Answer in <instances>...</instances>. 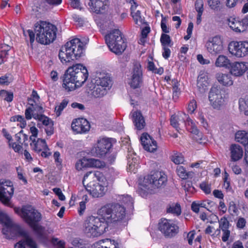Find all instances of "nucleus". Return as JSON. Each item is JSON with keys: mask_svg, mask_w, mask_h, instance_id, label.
Listing matches in <instances>:
<instances>
[{"mask_svg": "<svg viewBox=\"0 0 248 248\" xmlns=\"http://www.w3.org/2000/svg\"><path fill=\"white\" fill-rule=\"evenodd\" d=\"M205 46L210 54L216 55L221 53L224 49L223 40L219 35L210 37L206 42Z\"/></svg>", "mask_w": 248, "mask_h": 248, "instance_id": "15", "label": "nucleus"}, {"mask_svg": "<svg viewBox=\"0 0 248 248\" xmlns=\"http://www.w3.org/2000/svg\"><path fill=\"white\" fill-rule=\"evenodd\" d=\"M68 103V101L67 99H64L61 103L55 107V111L57 116H59L61 114L62 111L67 106Z\"/></svg>", "mask_w": 248, "mask_h": 248, "instance_id": "44", "label": "nucleus"}, {"mask_svg": "<svg viewBox=\"0 0 248 248\" xmlns=\"http://www.w3.org/2000/svg\"><path fill=\"white\" fill-rule=\"evenodd\" d=\"M23 34L25 36H29L31 44H32L35 40V34L31 30L23 31Z\"/></svg>", "mask_w": 248, "mask_h": 248, "instance_id": "57", "label": "nucleus"}, {"mask_svg": "<svg viewBox=\"0 0 248 248\" xmlns=\"http://www.w3.org/2000/svg\"><path fill=\"white\" fill-rule=\"evenodd\" d=\"M0 222L3 225L2 233L9 238L16 236L21 227L14 223L8 215L4 213H0Z\"/></svg>", "mask_w": 248, "mask_h": 248, "instance_id": "13", "label": "nucleus"}, {"mask_svg": "<svg viewBox=\"0 0 248 248\" xmlns=\"http://www.w3.org/2000/svg\"><path fill=\"white\" fill-rule=\"evenodd\" d=\"M109 5V0H90L89 2L91 11L97 14L104 13Z\"/></svg>", "mask_w": 248, "mask_h": 248, "instance_id": "21", "label": "nucleus"}, {"mask_svg": "<svg viewBox=\"0 0 248 248\" xmlns=\"http://www.w3.org/2000/svg\"><path fill=\"white\" fill-rule=\"evenodd\" d=\"M228 25L232 30L236 32H239L245 31L242 20L240 21L234 18H230L228 19Z\"/></svg>", "mask_w": 248, "mask_h": 248, "instance_id": "34", "label": "nucleus"}, {"mask_svg": "<svg viewBox=\"0 0 248 248\" xmlns=\"http://www.w3.org/2000/svg\"><path fill=\"white\" fill-rule=\"evenodd\" d=\"M248 70V62H235L231 63L230 72L237 77L243 76Z\"/></svg>", "mask_w": 248, "mask_h": 248, "instance_id": "23", "label": "nucleus"}, {"mask_svg": "<svg viewBox=\"0 0 248 248\" xmlns=\"http://www.w3.org/2000/svg\"><path fill=\"white\" fill-rule=\"evenodd\" d=\"M89 167V158L86 157L78 159L75 164V169L78 171L83 170Z\"/></svg>", "mask_w": 248, "mask_h": 248, "instance_id": "37", "label": "nucleus"}, {"mask_svg": "<svg viewBox=\"0 0 248 248\" xmlns=\"http://www.w3.org/2000/svg\"><path fill=\"white\" fill-rule=\"evenodd\" d=\"M34 109L35 110H38L39 113L34 112L31 115V113L32 112V110L31 108H29L25 111L26 119L28 120H30L33 118L35 120L41 123L45 126V130L46 135L48 136H51L54 133L53 121L48 117L43 114L44 110L42 107L36 106Z\"/></svg>", "mask_w": 248, "mask_h": 248, "instance_id": "8", "label": "nucleus"}, {"mask_svg": "<svg viewBox=\"0 0 248 248\" xmlns=\"http://www.w3.org/2000/svg\"><path fill=\"white\" fill-rule=\"evenodd\" d=\"M196 234V232L194 230L191 231L189 232L187 234V240L188 241V244L190 245H192L193 244V240L195 237V235Z\"/></svg>", "mask_w": 248, "mask_h": 248, "instance_id": "60", "label": "nucleus"}, {"mask_svg": "<svg viewBox=\"0 0 248 248\" xmlns=\"http://www.w3.org/2000/svg\"><path fill=\"white\" fill-rule=\"evenodd\" d=\"M171 160L175 164H183L185 161L183 155L178 152H174L173 154L171 156Z\"/></svg>", "mask_w": 248, "mask_h": 248, "instance_id": "43", "label": "nucleus"}, {"mask_svg": "<svg viewBox=\"0 0 248 248\" xmlns=\"http://www.w3.org/2000/svg\"><path fill=\"white\" fill-rule=\"evenodd\" d=\"M200 187L201 189L206 194H209L211 192V185L210 184H207L206 182H202L200 185Z\"/></svg>", "mask_w": 248, "mask_h": 248, "instance_id": "54", "label": "nucleus"}, {"mask_svg": "<svg viewBox=\"0 0 248 248\" xmlns=\"http://www.w3.org/2000/svg\"><path fill=\"white\" fill-rule=\"evenodd\" d=\"M167 181V176L163 172L152 171L144 177L143 186L148 189L158 188L165 185Z\"/></svg>", "mask_w": 248, "mask_h": 248, "instance_id": "9", "label": "nucleus"}, {"mask_svg": "<svg viewBox=\"0 0 248 248\" xmlns=\"http://www.w3.org/2000/svg\"><path fill=\"white\" fill-rule=\"evenodd\" d=\"M15 139L17 143L22 144L23 142L28 140V136L23 133V130H22L15 135Z\"/></svg>", "mask_w": 248, "mask_h": 248, "instance_id": "47", "label": "nucleus"}, {"mask_svg": "<svg viewBox=\"0 0 248 248\" xmlns=\"http://www.w3.org/2000/svg\"><path fill=\"white\" fill-rule=\"evenodd\" d=\"M160 42L162 46H170L171 39L170 36L165 33H162L160 37Z\"/></svg>", "mask_w": 248, "mask_h": 248, "instance_id": "48", "label": "nucleus"}, {"mask_svg": "<svg viewBox=\"0 0 248 248\" xmlns=\"http://www.w3.org/2000/svg\"><path fill=\"white\" fill-rule=\"evenodd\" d=\"M106 178L99 171H89L84 176L83 183H87L86 189L93 197H103L107 191Z\"/></svg>", "mask_w": 248, "mask_h": 248, "instance_id": "1", "label": "nucleus"}, {"mask_svg": "<svg viewBox=\"0 0 248 248\" xmlns=\"http://www.w3.org/2000/svg\"><path fill=\"white\" fill-rule=\"evenodd\" d=\"M246 224V219L243 217H239L236 222V226L238 228L242 229L245 227Z\"/></svg>", "mask_w": 248, "mask_h": 248, "instance_id": "61", "label": "nucleus"}, {"mask_svg": "<svg viewBox=\"0 0 248 248\" xmlns=\"http://www.w3.org/2000/svg\"><path fill=\"white\" fill-rule=\"evenodd\" d=\"M77 84V83L74 81L71 78H70V77L65 74L62 86L66 91L70 92L75 90L76 88L78 87Z\"/></svg>", "mask_w": 248, "mask_h": 248, "instance_id": "36", "label": "nucleus"}, {"mask_svg": "<svg viewBox=\"0 0 248 248\" xmlns=\"http://www.w3.org/2000/svg\"><path fill=\"white\" fill-rule=\"evenodd\" d=\"M176 172L179 177L182 179L188 178L190 173V172H187L186 169L182 166H178L177 167Z\"/></svg>", "mask_w": 248, "mask_h": 248, "instance_id": "42", "label": "nucleus"}, {"mask_svg": "<svg viewBox=\"0 0 248 248\" xmlns=\"http://www.w3.org/2000/svg\"><path fill=\"white\" fill-rule=\"evenodd\" d=\"M239 109L246 116H248V96L241 98L239 100Z\"/></svg>", "mask_w": 248, "mask_h": 248, "instance_id": "38", "label": "nucleus"}, {"mask_svg": "<svg viewBox=\"0 0 248 248\" xmlns=\"http://www.w3.org/2000/svg\"><path fill=\"white\" fill-rule=\"evenodd\" d=\"M229 52L232 55L241 58L248 54V41H232L228 46Z\"/></svg>", "mask_w": 248, "mask_h": 248, "instance_id": "14", "label": "nucleus"}, {"mask_svg": "<svg viewBox=\"0 0 248 248\" xmlns=\"http://www.w3.org/2000/svg\"><path fill=\"white\" fill-rule=\"evenodd\" d=\"M139 160L137 157H132V155L128 157V164L129 170L135 172L139 167Z\"/></svg>", "mask_w": 248, "mask_h": 248, "instance_id": "39", "label": "nucleus"}, {"mask_svg": "<svg viewBox=\"0 0 248 248\" xmlns=\"http://www.w3.org/2000/svg\"><path fill=\"white\" fill-rule=\"evenodd\" d=\"M235 140L244 146L248 145V132L245 130H239L235 135Z\"/></svg>", "mask_w": 248, "mask_h": 248, "instance_id": "35", "label": "nucleus"}, {"mask_svg": "<svg viewBox=\"0 0 248 248\" xmlns=\"http://www.w3.org/2000/svg\"><path fill=\"white\" fill-rule=\"evenodd\" d=\"M60 152L58 151L54 152L53 155L55 162L57 166H61L62 163V159L60 158Z\"/></svg>", "mask_w": 248, "mask_h": 248, "instance_id": "59", "label": "nucleus"}, {"mask_svg": "<svg viewBox=\"0 0 248 248\" xmlns=\"http://www.w3.org/2000/svg\"><path fill=\"white\" fill-rule=\"evenodd\" d=\"M132 77L129 82L131 88L136 89L140 87L143 83V73L141 66L139 62L134 63L132 71Z\"/></svg>", "mask_w": 248, "mask_h": 248, "instance_id": "17", "label": "nucleus"}, {"mask_svg": "<svg viewBox=\"0 0 248 248\" xmlns=\"http://www.w3.org/2000/svg\"><path fill=\"white\" fill-rule=\"evenodd\" d=\"M112 145L110 139H100L98 140L96 146L92 149V153L96 156L102 157L109 151Z\"/></svg>", "mask_w": 248, "mask_h": 248, "instance_id": "18", "label": "nucleus"}, {"mask_svg": "<svg viewBox=\"0 0 248 248\" xmlns=\"http://www.w3.org/2000/svg\"><path fill=\"white\" fill-rule=\"evenodd\" d=\"M183 122L185 123L186 128L188 132L196 135L199 133L195 122L186 113L185 116V121Z\"/></svg>", "mask_w": 248, "mask_h": 248, "instance_id": "31", "label": "nucleus"}, {"mask_svg": "<svg viewBox=\"0 0 248 248\" xmlns=\"http://www.w3.org/2000/svg\"><path fill=\"white\" fill-rule=\"evenodd\" d=\"M209 85L208 76L205 73L201 74L197 78V87L201 93L207 90Z\"/></svg>", "mask_w": 248, "mask_h": 248, "instance_id": "28", "label": "nucleus"}, {"mask_svg": "<svg viewBox=\"0 0 248 248\" xmlns=\"http://www.w3.org/2000/svg\"><path fill=\"white\" fill-rule=\"evenodd\" d=\"M93 94L96 97H100L107 93V88L109 89L112 85V81L107 74H100L95 78Z\"/></svg>", "mask_w": 248, "mask_h": 248, "instance_id": "11", "label": "nucleus"}, {"mask_svg": "<svg viewBox=\"0 0 248 248\" xmlns=\"http://www.w3.org/2000/svg\"><path fill=\"white\" fill-rule=\"evenodd\" d=\"M11 121L19 122V124L18 125H19L21 128L25 127L27 125L26 121L24 117L19 115H16L11 117Z\"/></svg>", "mask_w": 248, "mask_h": 248, "instance_id": "46", "label": "nucleus"}, {"mask_svg": "<svg viewBox=\"0 0 248 248\" xmlns=\"http://www.w3.org/2000/svg\"><path fill=\"white\" fill-rule=\"evenodd\" d=\"M219 227L222 230L223 229H228L229 227L230 223L228 220L227 218L223 217L220 218L219 220Z\"/></svg>", "mask_w": 248, "mask_h": 248, "instance_id": "51", "label": "nucleus"}, {"mask_svg": "<svg viewBox=\"0 0 248 248\" xmlns=\"http://www.w3.org/2000/svg\"><path fill=\"white\" fill-rule=\"evenodd\" d=\"M14 210L16 213L20 216L38 235L41 236L43 235L45 228L38 224L42 219L40 213L29 206H24L21 209L15 208Z\"/></svg>", "mask_w": 248, "mask_h": 248, "instance_id": "2", "label": "nucleus"}, {"mask_svg": "<svg viewBox=\"0 0 248 248\" xmlns=\"http://www.w3.org/2000/svg\"><path fill=\"white\" fill-rule=\"evenodd\" d=\"M141 143L144 149L150 152L155 151L157 148L156 141L147 133H143L140 137Z\"/></svg>", "mask_w": 248, "mask_h": 248, "instance_id": "24", "label": "nucleus"}, {"mask_svg": "<svg viewBox=\"0 0 248 248\" xmlns=\"http://www.w3.org/2000/svg\"><path fill=\"white\" fill-rule=\"evenodd\" d=\"M231 64V61L229 58L223 55H220L217 58L215 65L217 67L228 68Z\"/></svg>", "mask_w": 248, "mask_h": 248, "instance_id": "33", "label": "nucleus"}, {"mask_svg": "<svg viewBox=\"0 0 248 248\" xmlns=\"http://www.w3.org/2000/svg\"><path fill=\"white\" fill-rule=\"evenodd\" d=\"M29 101V105H30V107H28L25 111L29 108H31V109L32 110V112L31 113V115H32V114L33 113H39V111L37 110H35V108L36 106H39V107H42L41 106L39 105L38 104V101H35L34 100V99H30L28 100Z\"/></svg>", "mask_w": 248, "mask_h": 248, "instance_id": "52", "label": "nucleus"}, {"mask_svg": "<svg viewBox=\"0 0 248 248\" xmlns=\"http://www.w3.org/2000/svg\"><path fill=\"white\" fill-rule=\"evenodd\" d=\"M130 116L136 129L140 130L145 127L146 125L145 119L140 111L132 110L130 114Z\"/></svg>", "mask_w": 248, "mask_h": 248, "instance_id": "25", "label": "nucleus"}, {"mask_svg": "<svg viewBox=\"0 0 248 248\" xmlns=\"http://www.w3.org/2000/svg\"><path fill=\"white\" fill-rule=\"evenodd\" d=\"M30 146L32 149L37 153H41V155L43 157L47 158L51 155L49 151L46 141L45 140L41 139H33L31 140Z\"/></svg>", "mask_w": 248, "mask_h": 248, "instance_id": "20", "label": "nucleus"}, {"mask_svg": "<svg viewBox=\"0 0 248 248\" xmlns=\"http://www.w3.org/2000/svg\"><path fill=\"white\" fill-rule=\"evenodd\" d=\"M230 151L231 158L233 161H236L242 158L243 155L242 147L237 144H232L230 146Z\"/></svg>", "mask_w": 248, "mask_h": 248, "instance_id": "27", "label": "nucleus"}, {"mask_svg": "<svg viewBox=\"0 0 248 248\" xmlns=\"http://www.w3.org/2000/svg\"><path fill=\"white\" fill-rule=\"evenodd\" d=\"M197 108V102L194 99H192L188 104L187 110L190 114H192L194 113Z\"/></svg>", "mask_w": 248, "mask_h": 248, "instance_id": "50", "label": "nucleus"}, {"mask_svg": "<svg viewBox=\"0 0 248 248\" xmlns=\"http://www.w3.org/2000/svg\"><path fill=\"white\" fill-rule=\"evenodd\" d=\"M167 212L175 216H179L181 213V208L179 203H172L169 205L167 208Z\"/></svg>", "mask_w": 248, "mask_h": 248, "instance_id": "40", "label": "nucleus"}, {"mask_svg": "<svg viewBox=\"0 0 248 248\" xmlns=\"http://www.w3.org/2000/svg\"><path fill=\"white\" fill-rule=\"evenodd\" d=\"M89 168H103L106 166L104 162L99 159L89 158Z\"/></svg>", "mask_w": 248, "mask_h": 248, "instance_id": "41", "label": "nucleus"}, {"mask_svg": "<svg viewBox=\"0 0 248 248\" xmlns=\"http://www.w3.org/2000/svg\"><path fill=\"white\" fill-rule=\"evenodd\" d=\"M80 87L86 81L88 77L87 68L81 64H77L68 68L66 73Z\"/></svg>", "mask_w": 248, "mask_h": 248, "instance_id": "10", "label": "nucleus"}, {"mask_svg": "<svg viewBox=\"0 0 248 248\" xmlns=\"http://www.w3.org/2000/svg\"><path fill=\"white\" fill-rule=\"evenodd\" d=\"M195 9L198 13H203V1L202 0H196L195 3Z\"/></svg>", "mask_w": 248, "mask_h": 248, "instance_id": "55", "label": "nucleus"}, {"mask_svg": "<svg viewBox=\"0 0 248 248\" xmlns=\"http://www.w3.org/2000/svg\"><path fill=\"white\" fill-rule=\"evenodd\" d=\"M8 144L10 147L13 148L15 152L17 153H19L22 148L21 144L13 142H12V140L8 142Z\"/></svg>", "mask_w": 248, "mask_h": 248, "instance_id": "56", "label": "nucleus"}, {"mask_svg": "<svg viewBox=\"0 0 248 248\" xmlns=\"http://www.w3.org/2000/svg\"><path fill=\"white\" fill-rule=\"evenodd\" d=\"M0 96L4 100L8 102L12 101L13 99V93L4 90L0 91Z\"/></svg>", "mask_w": 248, "mask_h": 248, "instance_id": "45", "label": "nucleus"}, {"mask_svg": "<svg viewBox=\"0 0 248 248\" xmlns=\"http://www.w3.org/2000/svg\"><path fill=\"white\" fill-rule=\"evenodd\" d=\"M84 232L90 236L96 237L106 232V222L101 217L90 216L84 223Z\"/></svg>", "mask_w": 248, "mask_h": 248, "instance_id": "7", "label": "nucleus"}, {"mask_svg": "<svg viewBox=\"0 0 248 248\" xmlns=\"http://www.w3.org/2000/svg\"><path fill=\"white\" fill-rule=\"evenodd\" d=\"M14 188L13 183L9 180H0V201L5 205L13 207L10 200L13 195Z\"/></svg>", "mask_w": 248, "mask_h": 248, "instance_id": "12", "label": "nucleus"}, {"mask_svg": "<svg viewBox=\"0 0 248 248\" xmlns=\"http://www.w3.org/2000/svg\"><path fill=\"white\" fill-rule=\"evenodd\" d=\"M232 74L230 73H218L216 75L217 81L222 86H231L233 83Z\"/></svg>", "mask_w": 248, "mask_h": 248, "instance_id": "26", "label": "nucleus"}, {"mask_svg": "<svg viewBox=\"0 0 248 248\" xmlns=\"http://www.w3.org/2000/svg\"><path fill=\"white\" fill-rule=\"evenodd\" d=\"M222 232V240L225 242L228 240L230 236V231L229 229H223L221 230Z\"/></svg>", "mask_w": 248, "mask_h": 248, "instance_id": "63", "label": "nucleus"}, {"mask_svg": "<svg viewBox=\"0 0 248 248\" xmlns=\"http://www.w3.org/2000/svg\"><path fill=\"white\" fill-rule=\"evenodd\" d=\"M186 113L184 112H179L177 114L172 115L170 119V124L173 126L177 131H179V121H185V116Z\"/></svg>", "mask_w": 248, "mask_h": 248, "instance_id": "32", "label": "nucleus"}, {"mask_svg": "<svg viewBox=\"0 0 248 248\" xmlns=\"http://www.w3.org/2000/svg\"><path fill=\"white\" fill-rule=\"evenodd\" d=\"M54 192L58 196L59 199L61 201H64L65 199L64 195L62 194V190L59 188H54L53 189Z\"/></svg>", "mask_w": 248, "mask_h": 248, "instance_id": "64", "label": "nucleus"}, {"mask_svg": "<svg viewBox=\"0 0 248 248\" xmlns=\"http://www.w3.org/2000/svg\"><path fill=\"white\" fill-rule=\"evenodd\" d=\"M131 4H132L131 3ZM137 5L132 4L131 6V15L132 16L135 24L140 26L144 23V17L141 15V12L139 10L136 11Z\"/></svg>", "mask_w": 248, "mask_h": 248, "instance_id": "30", "label": "nucleus"}, {"mask_svg": "<svg viewBox=\"0 0 248 248\" xmlns=\"http://www.w3.org/2000/svg\"><path fill=\"white\" fill-rule=\"evenodd\" d=\"M56 31L55 26L46 21H39L34 25L36 39L43 45L49 44L55 40Z\"/></svg>", "mask_w": 248, "mask_h": 248, "instance_id": "5", "label": "nucleus"}, {"mask_svg": "<svg viewBox=\"0 0 248 248\" xmlns=\"http://www.w3.org/2000/svg\"><path fill=\"white\" fill-rule=\"evenodd\" d=\"M162 20L161 21V27L162 31L165 33H169L170 32V29L167 27L166 19L165 17H163V15L161 14Z\"/></svg>", "mask_w": 248, "mask_h": 248, "instance_id": "58", "label": "nucleus"}, {"mask_svg": "<svg viewBox=\"0 0 248 248\" xmlns=\"http://www.w3.org/2000/svg\"><path fill=\"white\" fill-rule=\"evenodd\" d=\"M97 214L108 224L122 221L125 217V209L119 204H108L99 209Z\"/></svg>", "mask_w": 248, "mask_h": 248, "instance_id": "4", "label": "nucleus"}, {"mask_svg": "<svg viewBox=\"0 0 248 248\" xmlns=\"http://www.w3.org/2000/svg\"><path fill=\"white\" fill-rule=\"evenodd\" d=\"M30 131L31 133V135L30 137V139L31 140L35 139L37 137L38 132V129L35 126H32L30 128Z\"/></svg>", "mask_w": 248, "mask_h": 248, "instance_id": "62", "label": "nucleus"}, {"mask_svg": "<svg viewBox=\"0 0 248 248\" xmlns=\"http://www.w3.org/2000/svg\"><path fill=\"white\" fill-rule=\"evenodd\" d=\"M83 53L82 43L79 39L75 38L62 46L59 57L62 63H66L78 59Z\"/></svg>", "mask_w": 248, "mask_h": 248, "instance_id": "3", "label": "nucleus"}, {"mask_svg": "<svg viewBox=\"0 0 248 248\" xmlns=\"http://www.w3.org/2000/svg\"><path fill=\"white\" fill-rule=\"evenodd\" d=\"M159 230L167 236L172 237L179 231V227L171 220L162 218L158 224Z\"/></svg>", "mask_w": 248, "mask_h": 248, "instance_id": "16", "label": "nucleus"}, {"mask_svg": "<svg viewBox=\"0 0 248 248\" xmlns=\"http://www.w3.org/2000/svg\"><path fill=\"white\" fill-rule=\"evenodd\" d=\"M10 48V46L8 45L4 44H1L0 45V54L6 57Z\"/></svg>", "mask_w": 248, "mask_h": 248, "instance_id": "53", "label": "nucleus"}, {"mask_svg": "<svg viewBox=\"0 0 248 248\" xmlns=\"http://www.w3.org/2000/svg\"><path fill=\"white\" fill-rule=\"evenodd\" d=\"M211 105L216 109H219L223 105L224 99L220 88L213 87L208 95Z\"/></svg>", "mask_w": 248, "mask_h": 248, "instance_id": "19", "label": "nucleus"}, {"mask_svg": "<svg viewBox=\"0 0 248 248\" xmlns=\"http://www.w3.org/2000/svg\"><path fill=\"white\" fill-rule=\"evenodd\" d=\"M16 235H19L24 238L23 241H24V244L27 245L31 248H37V245L35 242L30 236L28 232L23 228H21L20 230L17 232Z\"/></svg>", "mask_w": 248, "mask_h": 248, "instance_id": "29", "label": "nucleus"}, {"mask_svg": "<svg viewBox=\"0 0 248 248\" xmlns=\"http://www.w3.org/2000/svg\"><path fill=\"white\" fill-rule=\"evenodd\" d=\"M71 127L77 134H84L90 130L91 126L89 122L86 119L78 118L72 122Z\"/></svg>", "mask_w": 248, "mask_h": 248, "instance_id": "22", "label": "nucleus"}, {"mask_svg": "<svg viewBox=\"0 0 248 248\" xmlns=\"http://www.w3.org/2000/svg\"><path fill=\"white\" fill-rule=\"evenodd\" d=\"M120 201L122 203H124L130 206H133V199L131 196L126 195H122L120 197Z\"/></svg>", "mask_w": 248, "mask_h": 248, "instance_id": "49", "label": "nucleus"}, {"mask_svg": "<svg viewBox=\"0 0 248 248\" xmlns=\"http://www.w3.org/2000/svg\"><path fill=\"white\" fill-rule=\"evenodd\" d=\"M106 43L109 50L116 54H121L126 47L121 31L118 29H114L105 36Z\"/></svg>", "mask_w": 248, "mask_h": 248, "instance_id": "6", "label": "nucleus"}]
</instances>
